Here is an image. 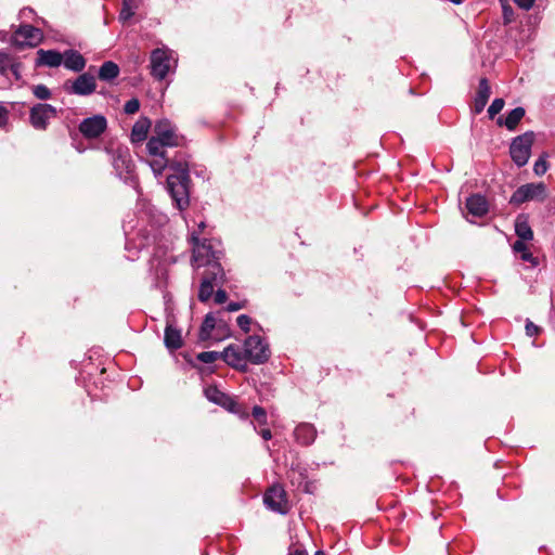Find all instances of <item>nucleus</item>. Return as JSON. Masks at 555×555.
I'll list each match as a JSON object with an SVG mask.
<instances>
[{
    "label": "nucleus",
    "mask_w": 555,
    "mask_h": 555,
    "mask_svg": "<svg viewBox=\"0 0 555 555\" xmlns=\"http://www.w3.org/2000/svg\"><path fill=\"white\" fill-rule=\"evenodd\" d=\"M513 249H514L515 253L521 254L520 257H521L522 260H525V261H532L533 260V256L528 250L526 242L515 241V243L513 244Z\"/></svg>",
    "instance_id": "obj_28"
},
{
    "label": "nucleus",
    "mask_w": 555,
    "mask_h": 555,
    "mask_svg": "<svg viewBox=\"0 0 555 555\" xmlns=\"http://www.w3.org/2000/svg\"><path fill=\"white\" fill-rule=\"evenodd\" d=\"M244 308V304L243 302H235V301H232L230 302L228 306H227V311L229 312H234V311H238L241 309Z\"/></svg>",
    "instance_id": "obj_41"
},
{
    "label": "nucleus",
    "mask_w": 555,
    "mask_h": 555,
    "mask_svg": "<svg viewBox=\"0 0 555 555\" xmlns=\"http://www.w3.org/2000/svg\"><path fill=\"white\" fill-rule=\"evenodd\" d=\"M526 333L528 336H535L539 333V327L532 322H527L526 324Z\"/></svg>",
    "instance_id": "obj_40"
},
{
    "label": "nucleus",
    "mask_w": 555,
    "mask_h": 555,
    "mask_svg": "<svg viewBox=\"0 0 555 555\" xmlns=\"http://www.w3.org/2000/svg\"><path fill=\"white\" fill-rule=\"evenodd\" d=\"M296 441L302 446H310L317 438V429L310 423H301L294 430Z\"/></svg>",
    "instance_id": "obj_19"
},
{
    "label": "nucleus",
    "mask_w": 555,
    "mask_h": 555,
    "mask_svg": "<svg viewBox=\"0 0 555 555\" xmlns=\"http://www.w3.org/2000/svg\"><path fill=\"white\" fill-rule=\"evenodd\" d=\"M106 153L111 156V162L116 176L126 183L135 182L134 164L127 146L119 145L116 149L106 147Z\"/></svg>",
    "instance_id": "obj_5"
},
{
    "label": "nucleus",
    "mask_w": 555,
    "mask_h": 555,
    "mask_svg": "<svg viewBox=\"0 0 555 555\" xmlns=\"http://www.w3.org/2000/svg\"><path fill=\"white\" fill-rule=\"evenodd\" d=\"M31 12H33V10H31V9L26 8V9H23V10L21 11V14L25 16L27 13H31Z\"/></svg>",
    "instance_id": "obj_46"
},
{
    "label": "nucleus",
    "mask_w": 555,
    "mask_h": 555,
    "mask_svg": "<svg viewBox=\"0 0 555 555\" xmlns=\"http://www.w3.org/2000/svg\"><path fill=\"white\" fill-rule=\"evenodd\" d=\"M191 242L193 245L192 262L196 268L208 267L212 271V264L219 263V250L216 248L219 242L204 238L199 240L197 231L192 232Z\"/></svg>",
    "instance_id": "obj_4"
},
{
    "label": "nucleus",
    "mask_w": 555,
    "mask_h": 555,
    "mask_svg": "<svg viewBox=\"0 0 555 555\" xmlns=\"http://www.w3.org/2000/svg\"><path fill=\"white\" fill-rule=\"evenodd\" d=\"M466 209L474 217H483L489 210V205L485 196L473 194L466 199Z\"/></svg>",
    "instance_id": "obj_18"
},
{
    "label": "nucleus",
    "mask_w": 555,
    "mask_h": 555,
    "mask_svg": "<svg viewBox=\"0 0 555 555\" xmlns=\"http://www.w3.org/2000/svg\"><path fill=\"white\" fill-rule=\"evenodd\" d=\"M63 53L56 50H43L37 51L36 66H44L49 68H55L62 65Z\"/></svg>",
    "instance_id": "obj_16"
},
{
    "label": "nucleus",
    "mask_w": 555,
    "mask_h": 555,
    "mask_svg": "<svg viewBox=\"0 0 555 555\" xmlns=\"http://www.w3.org/2000/svg\"><path fill=\"white\" fill-rule=\"evenodd\" d=\"M133 15V12L130 8H124L119 14V18L121 21H127Z\"/></svg>",
    "instance_id": "obj_43"
},
{
    "label": "nucleus",
    "mask_w": 555,
    "mask_h": 555,
    "mask_svg": "<svg viewBox=\"0 0 555 555\" xmlns=\"http://www.w3.org/2000/svg\"><path fill=\"white\" fill-rule=\"evenodd\" d=\"M56 116V108L50 104H36L30 108L29 121L37 130L47 129L50 119Z\"/></svg>",
    "instance_id": "obj_13"
},
{
    "label": "nucleus",
    "mask_w": 555,
    "mask_h": 555,
    "mask_svg": "<svg viewBox=\"0 0 555 555\" xmlns=\"http://www.w3.org/2000/svg\"><path fill=\"white\" fill-rule=\"evenodd\" d=\"M270 356L269 344L258 335L247 337L243 347L230 345L222 352V358L229 365L243 372L247 370V362L263 364Z\"/></svg>",
    "instance_id": "obj_2"
},
{
    "label": "nucleus",
    "mask_w": 555,
    "mask_h": 555,
    "mask_svg": "<svg viewBox=\"0 0 555 555\" xmlns=\"http://www.w3.org/2000/svg\"><path fill=\"white\" fill-rule=\"evenodd\" d=\"M107 128V120L103 115L85 118L79 124V131L87 139H98Z\"/></svg>",
    "instance_id": "obj_14"
},
{
    "label": "nucleus",
    "mask_w": 555,
    "mask_h": 555,
    "mask_svg": "<svg viewBox=\"0 0 555 555\" xmlns=\"http://www.w3.org/2000/svg\"><path fill=\"white\" fill-rule=\"evenodd\" d=\"M205 397L225 410L238 414L241 418H248L249 414L247 412H241L240 406L236 401H234L230 396L219 390L216 386H208L204 390Z\"/></svg>",
    "instance_id": "obj_12"
},
{
    "label": "nucleus",
    "mask_w": 555,
    "mask_h": 555,
    "mask_svg": "<svg viewBox=\"0 0 555 555\" xmlns=\"http://www.w3.org/2000/svg\"><path fill=\"white\" fill-rule=\"evenodd\" d=\"M119 75V67L112 61L104 62L99 69V78L102 81H112Z\"/></svg>",
    "instance_id": "obj_25"
},
{
    "label": "nucleus",
    "mask_w": 555,
    "mask_h": 555,
    "mask_svg": "<svg viewBox=\"0 0 555 555\" xmlns=\"http://www.w3.org/2000/svg\"><path fill=\"white\" fill-rule=\"evenodd\" d=\"M514 2L522 10H530L534 0H514Z\"/></svg>",
    "instance_id": "obj_39"
},
{
    "label": "nucleus",
    "mask_w": 555,
    "mask_h": 555,
    "mask_svg": "<svg viewBox=\"0 0 555 555\" xmlns=\"http://www.w3.org/2000/svg\"><path fill=\"white\" fill-rule=\"evenodd\" d=\"M140 108V102L138 99L133 98L126 102L124 106V112L128 115H132L137 113Z\"/></svg>",
    "instance_id": "obj_34"
},
{
    "label": "nucleus",
    "mask_w": 555,
    "mask_h": 555,
    "mask_svg": "<svg viewBox=\"0 0 555 555\" xmlns=\"http://www.w3.org/2000/svg\"><path fill=\"white\" fill-rule=\"evenodd\" d=\"M534 141V133L532 131L525 132L516 137L509 147V154L513 162L518 166H525L531 155V147Z\"/></svg>",
    "instance_id": "obj_7"
},
{
    "label": "nucleus",
    "mask_w": 555,
    "mask_h": 555,
    "mask_svg": "<svg viewBox=\"0 0 555 555\" xmlns=\"http://www.w3.org/2000/svg\"><path fill=\"white\" fill-rule=\"evenodd\" d=\"M263 503L267 508L281 515L287 514L291 509L286 491L279 483L271 486L266 491L263 495Z\"/></svg>",
    "instance_id": "obj_8"
},
{
    "label": "nucleus",
    "mask_w": 555,
    "mask_h": 555,
    "mask_svg": "<svg viewBox=\"0 0 555 555\" xmlns=\"http://www.w3.org/2000/svg\"><path fill=\"white\" fill-rule=\"evenodd\" d=\"M14 62L15 59L11 54L0 52V73L9 77V70L12 69Z\"/></svg>",
    "instance_id": "obj_27"
},
{
    "label": "nucleus",
    "mask_w": 555,
    "mask_h": 555,
    "mask_svg": "<svg viewBox=\"0 0 555 555\" xmlns=\"http://www.w3.org/2000/svg\"><path fill=\"white\" fill-rule=\"evenodd\" d=\"M13 76L16 80L21 78V63L15 61L12 69L9 70V76Z\"/></svg>",
    "instance_id": "obj_38"
},
{
    "label": "nucleus",
    "mask_w": 555,
    "mask_h": 555,
    "mask_svg": "<svg viewBox=\"0 0 555 555\" xmlns=\"http://www.w3.org/2000/svg\"><path fill=\"white\" fill-rule=\"evenodd\" d=\"M165 345L170 350H177L182 346L181 333L172 325H167L164 337Z\"/></svg>",
    "instance_id": "obj_24"
},
{
    "label": "nucleus",
    "mask_w": 555,
    "mask_h": 555,
    "mask_svg": "<svg viewBox=\"0 0 555 555\" xmlns=\"http://www.w3.org/2000/svg\"><path fill=\"white\" fill-rule=\"evenodd\" d=\"M151 125V120L147 117H141L137 120L131 130V141L140 143L146 140Z\"/></svg>",
    "instance_id": "obj_21"
},
{
    "label": "nucleus",
    "mask_w": 555,
    "mask_h": 555,
    "mask_svg": "<svg viewBox=\"0 0 555 555\" xmlns=\"http://www.w3.org/2000/svg\"><path fill=\"white\" fill-rule=\"evenodd\" d=\"M152 157L149 165L156 177L162 176L167 167L175 170L167 178V190L180 210L186 208L190 203L189 195V167L186 162H170L166 155L165 150H159L157 153H149Z\"/></svg>",
    "instance_id": "obj_1"
},
{
    "label": "nucleus",
    "mask_w": 555,
    "mask_h": 555,
    "mask_svg": "<svg viewBox=\"0 0 555 555\" xmlns=\"http://www.w3.org/2000/svg\"><path fill=\"white\" fill-rule=\"evenodd\" d=\"M68 94L88 96L96 89V80L90 73H82L74 80H66L63 85Z\"/></svg>",
    "instance_id": "obj_10"
},
{
    "label": "nucleus",
    "mask_w": 555,
    "mask_h": 555,
    "mask_svg": "<svg viewBox=\"0 0 555 555\" xmlns=\"http://www.w3.org/2000/svg\"><path fill=\"white\" fill-rule=\"evenodd\" d=\"M515 232L518 236V241H531L533 238V232L528 222V217L525 215L517 216L515 220Z\"/></svg>",
    "instance_id": "obj_22"
},
{
    "label": "nucleus",
    "mask_w": 555,
    "mask_h": 555,
    "mask_svg": "<svg viewBox=\"0 0 555 555\" xmlns=\"http://www.w3.org/2000/svg\"><path fill=\"white\" fill-rule=\"evenodd\" d=\"M251 415L258 425L263 426L268 423L267 412L263 408L255 405L251 411Z\"/></svg>",
    "instance_id": "obj_29"
},
{
    "label": "nucleus",
    "mask_w": 555,
    "mask_h": 555,
    "mask_svg": "<svg viewBox=\"0 0 555 555\" xmlns=\"http://www.w3.org/2000/svg\"><path fill=\"white\" fill-rule=\"evenodd\" d=\"M215 326H216V318H215L214 313H211V312L207 313L203 321V324L201 326V332H199L201 339L205 340V339L209 338Z\"/></svg>",
    "instance_id": "obj_26"
},
{
    "label": "nucleus",
    "mask_w": 555,
    "mask_h": 555,
    "mask_svg": "<svg viewBox=\"0 0 555 555\" xmlns=\"http://www.w3.org/2000/svg\"><path fill=\"white\" fill-rule=\"evenodd\" d=\"M42 39L40 29L31 25H22L12 37V42L16 46L34 47Z\"/></svg>",
    "instance_id": "obj_15"
},
{
    "label": "nucleus",
    "mask_w": 555,
    "mask_h": 555,
    "mask_svg": "<svg viewBox=\"0 0 555 555\" xmlns=\"http://www.w3.org/2000/svg\"><path fill=\"white\" fill-rule=\"evenodd\" d=\"M504 107V100L503 99H494L491 103V105L488 108L489 118H494L496 114H499Z\"/></svg>",
    "instance_id": "obj_33"
},
{
    "label": "nucleus",
    "mask_w": 555,
    "mask_h": 555,
    "mask_svg": "<svg viewBox=\"0 0 555 555\" xmlns=\"http://www.w3.org/2000/svg\"><path fill=\"white\" fill-rule=\"evenodd\" d=\"M250 424H251V426H253V429H255V430H256V426H255L254 422H250Z\"/></svg>",
    "instance_id": "obj_50"
},
{
    "label": "nucleus",
    "mask_w": 555,
    "mask_h": 555,
    "mask_svg": "<svg viewBox=\"0 0 555 555\" xmlns=\"http://www.w3.org/2000/svg\"><path fill=\"white\" fill-rule=\"evenodd\" d=\"M503 12H504L505 23H509L512 21V16H513L512 8L509 5H507V4H504L503 5Z\"/></svg>",
    "instance_id": "obj_42"
},
{
    "label": "nucleus",
    "mask_w": 555,
    "mask_h": 555,
    "mask_svg": "<svg viewBox=\"0 0 555 555\" xmlns=\"http://www.w3.org/2000/svg\"><path fill=\"white\" fill-rule=\"evenodd\" d=\"M154 133L146 143L149 153H157L165 147L182 146L185 142L184 137L177 132V127L168 119L158 120Z\"/></svg>",
    "instance_id": "obj_3"
},
{
    "label": "nucleus",
    "mask_w": 555,
    "mask_h": 555,
    "mask_svg": "<svg viewBox=\"0 0 555 555\" xmlns=\"http://www.w3.org/2000/svg\"><path fill=\"white\" fill-rule=\"evenodd\" d=\"M220 357H222V353L216 351H203L196 356L197 360L203 363H214Z\"/></svg>",
    "instance_id": "obj_30"
},
{
    "label": "nucleus",
    "mask_w": 555,
    "mask_h": 555,
    "mask_svg": "<svg viewBox=\"0 0 555 555\" xmlns=\"http://www.w3.org/2000/svg\"><path fill=\"white\" fill-rule=\"evenodd\" d=\"M288 555H308L306 550L297 548L291 552Z\"/></svg>",
    "instance_id": "obj_45"
},
{
    "label": "nucleus",
    "mask_w": 555,
    "mask_h": 555,
    "mask_svg": "<svg viewBox=\"0 0 555 555\" xmlns=\"http://www.w3.org/2000/svg\"><path fill=\"white\" fill-rule=\"evenodd\" d=\"M34 95L39 100H48L51 98L50 89L44 85H36L33 87Z\"/></svg>",
    "instance_id": "obj_32"
},
{
    "label": "nucleus",
    "mask_w": 555,
    "mask_h": 555,
    "mask_svg": "<svg viewBox=\"0 0 555 555\" xmlns=\"http://www.w3.org/2000/svg\"><path fill=\"white\" fill-rule=\"evenodd\" d=\"M236 322H237V325L240 326V328L243 332H245V333L249 332L250 324H251V319L247 314L238 315L237 319H236Z\"/></svg>",
    "instance_id": "obj_35"
},
{
    "label": "nucleus",
    "mask_w": 555,
    "mask_h": 555,
    "mask_svg": "<svg viewBox=\"0 0 555 555\" xmlns=\"http://www.w3.org/2000/svg\"><path fill=\"white\" fill-rule=\"evenodd\" d=\"M205 227H206L205 222H203V221H202V222H199V224H198V232H197V233L199 234V232H201Z\"/></svg>",
    "instance_id": "obj_47"
},
{
    "label": "nucleus",
    "mask_w": 555,
    "mask_h": 555,
    "mask_svg": "<svg viewBox=\"0 0 555 555\" xmlns=\"http://www.w3.org/2000/svg\"><path fill=\"white\" fill-rule=\"evenodd\" d=\"M224 273L220 263L212 264V271H208L203 278L199 291L198 300L206 302L210 299L214 294L215 286L223 282Z\"/></svg>",
    "instance_id": "obj_11"
},
{
    "label": "nucleus",
    "mask_w": 555,
    "mask_h": 555,
    "mask_svg": "<svg viewBox=\"0 0 555 555\" xmlns=\"http://www.w3.org/2000/svg\"><path fill=\"white\" fill-rule=\"evenodd\" d=\"M176 53L167 47L156 48L151 52V75L157 80H164L177 67Z\"/></svg>",
    "instance_id": "obj_6"
},
{
    "label": "nucleus",
    "mask_w": 555,
    "mask_h": 555,
    "mask_svg": "<svg viewBox=\"0 0 555 555\" xmlns=\"http://www.w3.org/2000/svg\"><path fill=\"white\" fill-rule=\"evenodd\" d=\"M491 94V89L487 78H481L478 86V91L474 100V111L479 114L483 111Z\"/></svg>",
    "instance_id": "obj_20"
},
{
    "label": "nucleus",
    "mask_w": 555,
    "mask_h": 555,
    "mask_svg": "<svg viewBox=\"0 0 555 555\" xmlns=\"http://www.w3.org/2000/svg\"><path fill=\"white\" fill-rule=\"evenodd\" d=\"M524 116H525V108L516 107L507 114V116L504 120L502 119V117H500L498 119V124L500 126L504 125L508 130L513 131L516 129L517 125L519 124V121L522 119Z\"/></svg>",
    "instance_id": "obj_23"
},
{
    "label": "nucleus",
    "mask_w": 555,
    "mask_h": 555,
    "mask_svg": "<svg viewBox=\"0 0 555 555\" xmlns=\"http://www.w3.org/2000/svg\"><path fill=\"white\" fill-rule=\"evenodd\" d=\"M259 435L264 439V440H270L272 438V434H271V430L269 428H262L260 431H259Z\"/></svg>",
    "instance_id": "obj_44"
},
{
    "label": "nucleus",
    "mask_w": 555,
    "mask_h": 555,
    "mask_svg": "<svg viewBox=\"0 0 555 555\" xmlns=\"http://www.w3.org/2000/svg\"><path fill=\"white\" fill-rule=\"evenodd\" d=\"M9 121V111L5 106L0 104V128L7 126Z\"/></svg>",
    "instance_id": "obj_36"
},
{
    "label": "nucleus",
    "mask_w": 555,
    "mask_h": 555,
    "mask_svg": "<svg viewBox=\"0 0 555 555\" xmlns=\"http://www.w3.org/2000/svg\"><path fill=\"white\" fill-rule=\"evenodd\" d=\"M228 299V294L225 291L219 288L216 293H215V302L218 304V305H222L227 301Z\"/></svg>",
    "instance_id": "obj_37"
},
{
    "label": "nucleus",
    "mask_w": 555,
    "mask_h": 555,
    "mask_svg": "<svg viewBox=\"0 0 555 555\" xmlns=\"http://www.w3.org/2000/svg\"><path fill=\"white\" fill-rule=\"evenodd\" d=\"M63 62L62 64L68 70L74 73H81L86 67V59L83 55L74 49H68L63 52Z\"/></svg>",
    "instance_id": "obj_17"
},
{
    "label": "nucleus",
    "mask_w": 555,
    "mask_h": 555,
    "mask_svg": "<svg viewBox=\"0 0 555 555\" xmlns=\"http://www.w3.org/2000/svg\"><path fill=\"white\" fill-rule=\"evenodd\" d=\"M315 555H325V554H324V552H322V551H318V552L315 553Z\"/></svg>",
    "instance_id": "obj_49"
},
{
    "label": "nucleus",
    "mask_w": 555,
    "mask_h": 555,
    "mask_svg": "<svg viewBox=\"0 0 555 555\" xmlns=\"http://www.w3.org/2000/svg\"><path fill=\"white\" fill-rule=\"evenodd\" d=\"M548 169L546 154H543L533 165V171L537 176H543Z\"/></svg>",
    "instance_id": "obj_31"
},
{
    "label": "nucleus",
    "mask_w": 555,
    "mask_h": 555,
    "mask_svg": "<svg viewBox=\"0 0 555 555\" xmlns=\"http://www.w3.org/2000/svg\"><path fill=\"white\" fill-rule=\"evenodd\" d=\"M546 197V186L544 183L522 184L512 194L509 203L520 205L529 201H543Z\"/></svg>",
    "instance_id": "obj_9"
},
{
    "label": "nucleus",
    "mask_w": 555,
    "mask_h": 555,
    "mask_svg": "<svg viewBox=\"0 0 555 555\" xmlns=\"http://www.w3.org/2000/svg\"><path fill=\"white\" fill-rule=\"evenodd\" d=\"M452 3L454 4H461L462 3V0H450Z\"/></svg>",
    "instance_id": "obj_48"
}]
</instances>
